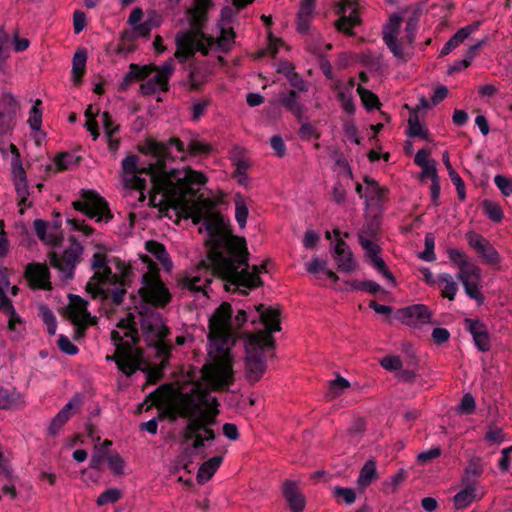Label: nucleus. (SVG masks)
I'll return each instance as SVG.
<instances>
[{
	"label": "nucleus",
	"instance_id": "1",
	"mask_svg": "<svg viewBox=\"0 0 512 512\" xmlns=\"http://www.w3.org/2000/svg\"><path fill=\"white\" fill-rule=\"evenodd\" d=\"M122 177L126 189L127 203L135 205L146 200L154 207H171L194 224L203 221L200 231L207 232V260L197 270L187 274L182 285L190 292L208 295V285L217 275L236 288L253 289L262 285L259 274L264 265L250 266L244 239L233 236L223 217L214 211L209 198L197 196L206 184V176L189 167L173 169L171 172L157 171L154 164L140 167L137 156L122 161Z\"/></svg>",
	"mask_w": 512,
	"mask_h": 512
},
{
	"label": "nucleus",
	"instance_id": "2",
	"mask_svg": "<svg viewBox=\"0 0 512 512\" xmlns=\"http://www.w3.org/2000/svg\"><path fill=\"white\" fill-rule=\"evenodd\" d=\"M280 312L276 308L260 304L249 314L239 310L232 317L231 305L222 303L209 319L208 360L201 370L200 380L191 381L178 387L163 386L153 396L152 403L169 406L176 414L187 419L185 437L193 440V448L198 450L206 442L213 441L216 433L218 401L206 386L213 389L227 388L232 382L233 357L230 352L235 331L248 319L257 322L264 330L249 333L245 338L246 375L250 381H258L266 371L267 353L273 348V332L280 330Z\"/></svg>",
	"mask_w": 512,
	"mask_h": 512
},
{
	"label": "nucleus",
	"instance_id": "3",
	"mask_svg": "<svg viewBox=\"0 0 512 512\" xmlns=\"http://www.w3.org/2000/svg\"><path fill=\"white\" fill-rule=\"evenodd\" d=\"M211 0H195L193 8L186 13V20L190 27L176 36V58L180 62L188 60L190 56L200 53L201 55H215L217 61L222 63L221 53L231 50L235 43V33L231 26L233 12L225 7L221 12V18L209 33L203 32L207 20V10Z\"/></svg>",
	"mask_w": 512,
	"mask_h": 512
},
{
	"label": "nucleus",
	"instance_id": "4",
	"mask_svg": "<svg viewBox=\"0 0 512 512\" xmlns=\"http://www.w3.org/2000/svg\"><path fill=\"white\" fill-rule=\"evenodd\" d=\"M91 266L94 275L87 282L86 290L92 297L108 298L110 295L115 303H120L125 294V286L129 281L131 268L117 258L107 257V248L101 243L97 234Z\"/></svg>",
	"mask_w": 512,
	"mask_h": 512
},
{
	"label": "nucleus",
	"instance_id": "5",
	"mask_svg": "<svg viewBox=\"0 0 512 512\" xmlns=\"http://www.w3.org/2000/svg\"><path fill=\"white\" fill-rule=\"evenodd\" d=\"M111 340L115 346V353L107 355V361H114L118 369L127 376L132 375L137 369H141L143 356L136 346L138 332L135 317L129 314L121 319L111 332Z\"/></svg>",
	"mask_w": 512,
	"mask_h": 512
},
{
	"label": "nucleus",
	"instance_id": "6",
	"mask_svg": "<svg viewBox=\"0 0 512 512\" xmlns=\"http://www.w3.org/2000/svg\"><path fill=\"white\" fill-rule=\"evenodd\" d=\"M173 60L166 61L162 66H139L132 64L127 77L141 79L140 91L143 95H156L168 90V82L174 72Z\"/></svg>",
	"mask_w": 512,
	"mask_h": 512
},
{
	"label": "nucleus",
	"instance_id": "7",
	"mask_svg": "<svg viewBox=\"0 0 512 512\" xmlns=\"http://www.w3.org/2000/svg\"><path fill=\"white\" fill-rule=\"evenodd\" d=\"M141 328L146 342L155 350V354L162 361L169 355V345L165 341L167 328L161 316L157 313H148L141 316Z\"/></svg>",
	"mask_w": 512,
	"mask_h": 512
},
{
	"label": "nucleus",
	"instance_id": "8",
	"mask_svg": "<svg viewBox=\"0 0 512 512\" xmlns=\"http://www.w3.org/2000/svg\"><path fill=\"white\" fill-rule=\"evenodd\" d=\"M141 151L152 156L156 163L154 164L157 171H165L166 167L164 161L167 159L171 160H184L185 159V148L184 145L178 139H170L167 142H157L155 140H147L141 148ZM170 170L169 172H171Z\"/></svg>",
	"mask_w": 512,
	"mask_h": 512
},
{
	"label": "nucleus",
	"instance_id": "9",
	"mask_svg": "<svg viewBox=\"0 0 512 512\" xmlns=\"http://www.w3.org/2000/svg\"><path fill=\"white\" fill-rule=\"evenodd\" d=\"M10 290L11 295L16 296L18 293L17 286H10L8 270L0 269V311L8 319V328L15 334L14 337H21L24 332V321L16 312L12 302L6 297L5 291Z\"/></svg>",
	"mask_w": 512,
	"mask_h": 512
},
{
	"label": "nucleus",
	"instance_id": "10",
	"mask_svg": "<svg viewBox=\"0 0 512 512\" xmlns=\"http://www.w3.org/2000/svg\"><path fill=\"white\" fill-rule=\"evenodd\" d=\"M142 299L156 306H165L171 299L168 288L160 280L157 269L149 264L148 271L142 276L139 289Z\"/></svg>",
	"mask_w": 512,
	"mask_h": 512
},
{
	"label": "nucleus",
	"instance_id": "11",
	"mask_svg": "<svg viewBox=\"0 0 512 512\" xmlns=\"http://www.w3.org/2000/svg\"><path fill=\"white\" fill-rule=\"evenodd\" d=\"M73 207L97 222H107L111 218L106 201L93 190H83L80 199L73 202Z\"/></svg>",
	"mask_w": 512,
	"mask_h": 512
},
{
	"label": "nucleus",
	"instance_id": "12",
	"mask_svg": "<svg viewBox=\"0 0 512 512\" xmlns=\"http://www.w3.org/2000/svg\"><path fill=\"white\" fill-rule=\"evenodd\" d=\"M82 253V245L75 240H70L63 251L52 253L50 262L59 271L62 280L67 281L74 276V269Z\"/></svg>",
	"mask_w": 512,
	"mask_h": 512
},
{
	"label": "nucleus",
	"instance_id": "13",
	"mask_svg": "<svg viewBox=\"0 0 512 512\" xmlns=\"http://www.w3.org/2000/svg\"><path fill=\"white\" fill-rule=\"evenodd\" d=\"M457 278L461 281L469 298L475 300L478 304L484 302V296L480 291L482 282L481 269L474 262L464 265L458 271Z\"/></svg>",
	"mask_w": 512,
	"mask_h": 512
},
{
	"label": "nucleus",
	"instance_id": "14",
	"mask_svg": "<svg viewBox=\"0 0 512 512\" xmlns=\"http://www.w3.org/2000/svg\"><path fill=\"white\" fill-rule=\"evenodd\" d=\"M69 305L67 307V313L76 326L78 333L82 332L87 326L94 323V318L91 317L87 310V302L78 295H69Z\"/></svg>",
	"mask_w": 512,
	"mask_h": 512
},
{
	"label": "nucleus",
	"instance_id": "15",
	"mask_svg": "<svg viewBox=\"0 0 512 512\" xmlns=\"http://www.w3.org/2000/svg\"><path fill=\"white\" fill-rule=\"evenodd\" d=\"M359 241L365 251V257L372 263L379 273H381L392 284H395V278L392 273L387 269L384 260L378 256L380 251L378 244L372 239H369L364 230L359 233Z\"/></svg>",
	"mask_w": 512,
	"mask_h": 512
},
{
	"label": "nucleus",
	"instance_id": "16",
	"mask_svg": "<svg viewBox=\"0 0 512 512\" xmlns=\"http://www.w3.org/2000/svg\"><path fill=\"white\" fill-rule=\"evenodd\" d=\"M336 13L339 16L336 28L350 34L352 28L359 23L358 4L353 0H344L337 5Z\"/></svg>",
	"mask_w": 512,
	"mask_h": 512
},
{
	"label": "nucleus",
	"instance_id": "17",
	"mask_svg": "<svg viewBox=\"0 0 512 512\" xmlns=\"http://www.w3.org/2000/svg\"><path fill=\"white\" fill-rule=\"evenodd\" d=\"M430 310L422 304H416L397 311L396 318L403 324L411 327H420L431 321Z\"/></svg>",
	"mask_w": 512,
	"mask_h": 512
},
{
	"label": "nucleus",
	"instance_id": "18",
	"mask_svg": "<svg viewBox=\"0 0 512 512\" xmlns=\"http://www.w3.org/2000/svg\"><path fill=\"white\" fill-rule=\"evenodd\" d=\"M17 110L18 103L14 96L4 94L0 99V137L11 130Z\"/></svg>",
	"mask_w": 512,
	"mask_h": 512
},
{
	"label": "nucleus",
	"instance_id": "19",
	"mask_svg": "<svg viewBox=\"0 0 512 512\" xmlns=\"http://www.w3.org/2000/svg\"><path fill=\"white\" fill-rule=\"evenodd\" d=\"M401 17L392 15L383 30V39L393 55L398 59L404 58V53L400 43L397 40V34L400 28Z\"/></svg>",
	"mask_w": 512,
	"mask_h": 512
},
{
	"label": "nucleus",
	"instance_id": "20",
	"mask_svg": "<svg viewBox=\"0 0 512 512\" xmlns=\"http://www.w3.org/2000/svg\"><path fill=\"white\" fill-rule=\"evenodd\" d=\"M337 263L338 270L350 273L357 269L358 263L353 257L352 251L344 241H338L332 254Z\"/></svg>",
	"mask_w": 512,
	"mask_h": 512
},
{
	"label": "nucleus",
	"instance_id": "21",
	"mask_svg": "<svg viewBox=\"0 0 512 512\" xmlns=\"http://www.w3.org/2000/svg\"><path fill=\"white\" fill-rule=\"evenodd\" d=\"M307 271L317 280L322 281L324 285L334 286L339 277L332 270L327 268L325 260L314 257L310 262L305 264Z\"/></svg>",
	"mask_w": 512,
	"mask_h": 512
},
{
	"label": "nucleus",
	"instance_id": "22",
	"mask_svg": "<svg viewBox=\"0 0 512 512\" xmlns=\"http://www.w3.org/2000/svg\"><path fill=\"white\" fill-rule=\"evenodd\" d=\"M25 275L30 285L34 288L50 289L49 270L44 264H30L27 266Z\"/></svg>",
	"mask_w": 512,
	"mask_h": 512
},
{
	"label": "nucleus",
	"instance_id": "23",
	"mask_svg": "<svg viewBox=\"0 0 512 512\" xmlns=\"http://www.w3.org/2000/svg\"><path fill=\"white\" fill-rule=\"evenodd\" d=\"M466 328L471 333L476 347L486 352L490 349V336L486 326L479 320L466 319Z\"/></svg>",
	"mask_w": 512,
	"mask_h": 512
},
{
	"label": "nucleus",
	"instance_id": "24",
	"mask_svg": "<svg viewBox=\"0 0 512 512\" xmlns=\"http://www.w3.org/2000/svg\"><path fill=\"white\" fill-rule=\"evenodd\" d=\"M80 400L77 397L72 398L53 418L48 428L50 435H56L62 426L75 414L79 408Z\"/></svg>",
	"mask_w": 512,
	"mask_h": 512
},
{
	"label": "nucleus",
	"instance_id": "25",
	"mask_svg": "<svg viewBox=\"0 0 512 512\" xmlns=\"http://www.w3.org/2000/svg\"><path fill=\"white\" fill-rule=\"evenodd\" d=\"M338 99L341 103V107L348 114L355 112V105L353 101L354 91H357L356 83L354 79H349L347 82H342L336 86Z\"/></svg>",
	"mask_w": 512,
	"mask_h": 512
},
{
	"label": "nucleus",
	"instance_id": "26",
	"mask_svg": "<svg viewBox=\"0 0 512 512\" xmlns=\"http://www.w3.org/2000/svg\"><path fill=\"white\" fill-rule=\"evenodd\" d=\"M483 496L484 491L478 489L475 485H469L454 496V507L458 510L465 509L474 501L482 499Z\"/></svg>",
	"mask_w": 512,
	"mask_h": 512
},
{
	"label": "nucleus",
	"instance_id": "27",
	"mask_svg": "<svg viewBox=\"0 0 512 512\" xmlns=\"http://www.w3.org/2000/svg\"><path fill=\"white\" fill-rule=\"evenodd\" d=\"M283 493L292 512H302L305 506V500L303 495L298 491V487L294 481H285L283 484Z\"/></svg>",
	"mask_w": 512,
	"mask_h": 512
},
{
	"label": "nucleus",
	"instance_id": "28",
	"mask_svg": "<svg viewBox=\"0 0 512 512\" xmlns=\"http://www.w3.org/2000/svg\"><path fill=\"white\" fill-rule=\"evenodd\" d=\"M478 29V23L467 25L459 29L442 47L440 56L448 55L452 50L463 43L474 31Z\"/></svg>",
	"mask_w": 512,
	"mask_h": 512
},
{
	"label": "nucleus",
	"instance_id": "29",
	"mask_svg": "<svg viewBox=\"0 0 512 512\" xmlns=\"http://www.w3.org/2000/svg\"><path fill=\"white\" fill-rule=\"evenodd\" d=\"M223 462L222 456H215L205 461L197 472V481L200 484L208 482Z\"/></svg>",
	"mask_w": 512,
	"mask_h": 512
},
{
	"label": "nucleus",
	"instance_id": "30",
	"mask_svg": "<svg viewBox=\"0 0 512 512\" xmlns=\"http://www.w3.org/2000/svg\"><path fill=\"white\" fill-rule=\"evenodd\" d=\"M146 250L155 257L156 260L166 269L171 270L172 262L170 257L165 249V247L156 242V241H148L146 242Z\"/></svg>",
	"mask_w": 512,
	"mask_h": 512
},
{
	"label": "nucleus",
	"instance_id": "31",
	"mask_svg": "<svg viewBox=\"0 0 512 512\" xmlns=\"http://www.w3.org/2000/svg\"><path fill=\"white\" fill-rule=\"evenodd\" d=\"M438 284L440 285L442 296L449 300H454L458 291V284L452 275L447 273L439 275Z\"/></svg>",
	"mask_w": 512,
	"mask_h": 512
},
{
	"label": "nucleus",
	"instance_id": "32",
	"mask_svg": "<svg viewBox=\"0 0 512 512\" xmlns=\"http://www.w3.org/2000/svg\"><path fill=\"white\" fill-rule=\"evenodd\" d=\"M377 478L376 462L374 460H368L360 470L357 484L366 488Z\"/></svg>",
	"mask_w": 512,
	"mask_h": 512
},
{
	"label": "nucleus",
	"instance_id": "33",
	"mask_svg": "<svg viewBox=\"0 0 512 512\" xmlns=\"http://www.w3.org/2000/svg\"><path fill=\"white\" fill-rule=\"evenodd\" d=\"M100 121L103 125L110 150H117L119 142L113 137V135L118 131V126L112 122L107 112L100 115Z\"/></svg>",
	"mask_w": 512,
	"mask_h": 512
},
{
	"label": "nucleus",
	"instance_id": "34",
	"mask_svg": "<svg viewBox=\"0 0 512 512\" xmlns=\"http://www.w3.org/2000/svg\"><path fill=\"white\" fill-rule=\"evenodd\" d=\"M315 5L302 3L298 11L297 26L300 32H306L309 28L311 16L313 14Z\"/></svg>",
	"mask_w": 512,
	"mask_h": 512
},
{
	"label": "nucleus",
	"instance_id": "35",
	"mask_svg": "<svg viewBox=\"0 0 512 512\" xmlns=\"http://www.w3.org/2000/svg\"><path fill=\"white\" fill-rule=\"evenodd\" d=\"M87 60V54L84 50L77 51L74 54L72 61V73H73V81L75 84H79L80 78L85 70Z\"/></svg>",
	"mask_w": 512,
	"mask_h": 512
},
{
	"label": "nucleus",
	"instance_id": "36",
	"mask_svg": "<svg viewBox=\"0 0 512 512\" xmlns=\"http://www.w3.org/2000/svg\"><path fill=\"white\" fill-rule=\"evenodd\" d=\"M279 102L293 114L300 116L302 114V106L298 103V94L292 90L287 94H281Z\"/></svg>",
	"mask_w": 512,
	"mask_h": 512
},
{
	"label": "nucleus",
	"instance_id": "37",
	"mask_svg": "<svg viewBox=\"0 0 512 512\" xmlns=\"http://www.w3.org/2000/svg\"><path fill=\"white\" fill-rule=\"evenodd\" d=\"M234 203L236 221L241 228H244L247 224V218L249 215L248 205L240 194L235 196Z\"/></svg>",
	"mask_w": 512,
	"mask_h": 512
},
{
	"label": "nucleus",
	"instance_id": "38",
	"mask_svg": "<svg viewBox=\"0 0 512 512\" xmlns=\"http://www.w3.org/2000/svg\"><path fill=\"white\" fill-rule=\"evenodd\" d=\"M28 123L31 129L35 132L34 137H38L40 134V128L42 124V111H41V101L36 100L29 112Z\"/></svg>",
	"mask_w": 512,
	"mask_h": 512
},
{
	"label": "nucleus",
	"instance_id": "39",
	"mask_svg": "<svg viewBox=\"0 0 512 512\" xmlns=\"http://www.w3.org/2000/svg\"><path fill=\"white\" fill-rule=\"evenodd\" d=\"M407 134L409 137H421L423 139L428 138V132L419 122L418 115L416 113H412L408 119Z\"/></svg>",
	"mask_w": 512,
	"mask_h": 512
},
{
	"label": "nucleus",
	"instance_id": "40",
	"mask_svg": "<svg viewBox=\"0 0 512 512\" xmlns=\"http://www.w3.org/2000/svg\"><path fill=\"white\" fill-rule=\"evenodd\" d=\"M99 110L95 108L93 105H89L85 111V117L87 118L85 127L93 136V139L96 140L99 136L98 132V124L95 120V117L98 115Z\"/></svg>",
	"mask_w": 512,
	"mask_h": 512
},
{
	"label": "nucleus",
	"instance_id": "41",
	"mask_svg": "<svg viewBox=\"0 0 512 512\" xmlns=\"http://www.w3.org/2000/svg\"><path fill=\"white\" fill-rule=\"evenodd\" d=\"M366 187H365V198L367 204L373 205L378 202L382 196V189L379 185L373 181L366 179Z\"/></svg>",
	"mask_w": 512,
	"mask_h": 512
},
{
	"label": "nucleus",
	"instance_id": "42",
	"mask_svg": "<svg viewBox=\"0 0 512 512\" xmlns=\"http://www.w3.org/2000/svg\"><path fill=\"white\" fill-rule=\"evenodd\" d=\"M484 440L489 445H500L505 441V434L502 428L498 426H488Z\"/></svg>",
	"mask_w": 512,
	"mask_h": 512
},
{
	"label": "nucleus",
	"instance_id": "43",
	"mask_svg": "<svg viewBox=\"0 0 512 512\" xmlns=\"http://www.w3.org/2000/svg\"><path fill=\"white\" fill-rule=\"evenodd\" d=\"M11 152L14 154V159L12 161V174H13V181H23L26 180V175L24 172V169L19 161V153L18 149L14 144H10Z\"/></svg>",
	"mask_w": 512,
	"mask_h": 512
},
{
	"label": "nucleus",
	"instance_id": "44",
	"mask_svg": "<svg viewBox=\"0 0 512 512\" xmlns=\"http://www.w3.org/2000/svg\"><path fill=\"white\" fill-rule=\"evenodd\" d=\"M357 92L360 95L362 104L367 110H373L375 108H378L379 99L374 93H372L369 90H365L360 86L357 87Z\"/></svg>",
	"mask_w": 512,
	"mask_h": 512
},
{
	"label": "nucleus",
	"instance_id": "45",
	"mask_svg": "<svg viewBox=\"0 0 512 512\" xmlns=\"http://www.w3.org/2000/svg\"><path fill=\"white\" fill-rule=\"evenodd\" d=\"M40 317L46 325L47 332L54 335L57 330V322L54 314L46 306L40 307Z\"/></svg>",
	"mask_w": 512,
	"mask_h": 512
},
{
	"label": "nucleus",
	"instance_id": "46",
	"mask_svg": "<svg viewBox=\"0 0 512 512\" xmlns=\"http://www.w3.org/2000/svg\"><path fill=\"white\" fill-rule=\"evenodd\" d=\"M54 163L58 170H66L76 165L77 158L72 153H61L56 156Z\"/></svg>",
	"mask_w": 512,
	"mask_h": 512
},
{
	"label": "nucleus",
	"instance_id": "47",
	"mask_svg": "<svg viewBox=\"0 0 512 512\" xmlns=\"http://www.w3.org/2000/svg\"><path fill=\"white\" fill-rule=\"evenodd\" d=\"M429 157V151L422 149L419 150L414 158V161L417 165L423 167L427 174H434L435 173V165L434 163H431L428 160Z\"/></svg>",
	"mask_w": 512,
	"mask_h": 512
},
{
	"label": "nucleus",
	"instance_id": "48",
	"mask_svg": "<svg viewBox=\"0 0 512 512\" xmlns=\"http://www.w3.org/2000/svg\"><path fill=\"white\" fill-rule=\"evenodd\" d=\"M350 386L347 379L338 376L335 380L330 383L328 396L331 398L338 397L343 391Z\"/></svg>",
	"mask_w": 512,
	"mask_h": 512
},
{
	"label": "nucleus",
	"instance_id": "49",
	"mask_svg": "<svg viewBox=\"0 0 512 512\" xmlns=\"http://www.w3.org/2000/svg\"><path fill=\"white\" fill-rule=\"evenodd\" d=\"M477 253L480 254L489 264H498L500 262L499 253L489 241H487L486 245H484Z\"/></svg>",
	"mask_w": 512,
	"mask_h": 512
},
{
	"label": "nucleus",
	"instance_id": "50",
	"mask_svg": "<svg viewBox=\"0 0 512 512\" xmlns=\"http://www.w3.org/2000/svg\"><path fill=\"white\" fill-rule=\"evenodd\" d=\"M418 20H419V12L418 11H413L412 15L407 18L406 28H405V33H406L405 38L409 44H411L414 40Z\"/></svg>",
	"mask_w": 512,
	"mask_h": 512
},
{
	"label": "nucleus",
	"instance_id": "51",
	"mask_svg": "<svg viewBox=\"0 0 512 512\" xmlns=\"http://www.w3.org/2000/svg\"><path fill=\"white\" fill-rule=\"evenodd\" d=\"M483 209L485 214L493 221L499 222L503 218V211L501 207L491 201H485L483 203Z\"/></svg>",
	"mask_w": 512,
	"mask_h": 512
},
{
	"label": "nucleus",
	"instance_id": "52",
	"mask_svg": "<svg viewBox=\"0 0 512 512\" xmlns=\"http://www.w3.org/2000/svg\"><path fill=\"white\" fill-rule=\"evenodd\" d=\"M14 185H15L18 197L20 199V202H19L20 209H19V211H20L21 214H23L24 213V207L28 206V204H26V201H27L28 196H29L27 181L26 180L17 181V182H14Z\"/></svg>",
	"mask_w": 512,
	"mask_h": 512
},
{
	"label": "nucleus",
	"instance_id": "53",
	"mask_svg": "<svg viewBox=\"0 0 512 512\" xmlns=\"http://www.w3.org/2000/svg\"><path fill=\"white\" fill-rule=\"evenodd\" d=\"M494 183L505 197L512 196V179L504 175H496Z\"/></svg>",
	"mask_w": 512,
	"mask_h": 512
},
{
	"label": "nucleus",
	"instance_id": "54",
	"mask_svg": "<svg viewBox=\"0 0 512 512\" xmlns=\"http://www.w3.org/2000/svg\"><path fill=\"white\" fill-rule=\"evenodd\" d=\"M351 290H364L369 293H377L380 291V285L374 281L368 280L363 282L348 283Z\"/></svg>",
	"mask_w": 512,
	"mask_h": 512
},
{
	"label": "nucleus",
	"instance_id": "55",
	"mask_svg": "<svg viewBox=\"0 0 512 512\" xmlns=\"http://www.w3.org/2000/svg\"><path fill=\"white\" fill-rule=\"evenodd\" d=\"M447 254L450 261L457 266L458 270L462 269L464 265L471 263V261H468L465 254L460 250L451 248L447 250Z\"/></svg>",
	"mask_w": 512,
	"mask_h": 512
},
{
	"label": "nucleus",
	"instance_id": "56",
	"mask_svg": "<svg viewBox=\"0 0 512 512\" xmlns=\"http://www.w3.org/2000/svg\"><path fill=\"white\" fill-rule=\"evenodd\" d=\"M37 236L45 243L54 245L56 243L54 238L47 237V223L41 219H37L33 223Z\"/></svg>",
	"mask_w": 512,
	"mask_h": 512
},
{
	"label": "nucleus",
	"instance_id": "57",
	"mask_svg": "<svg viewBox=\"0 0 512 512\" xmlns=\"http://www.w3.org/2000/svg\"><path fill=\"white\" fill-rule=\"evenodd\" d=\"M120 498V491L118 489H108L101 493L97 498V504L99 506L106 505L108 503H114Z\"/></svg>",
	"mask_w": 512,
	"mask_h": 512
},
{
	"label": "nucleus",
	"instance_id": "58",
	"mask_svg": "<svg viewBox=\"0 0 512 512\" xmlns=\"http://www.w3.org/2000/svg\"><path fill=\"white\" fill-rule=\"evenodd\" d=\"M441 455V449L438 446L431 447L430 449L423 451L417 455V461L422 464H426L433 459L438 458Z\"/></svg>",
	"mask_w": 512,
	"mask_h": 512
},
{
	"label": "nucleus",
	"instance_id": "59",
	"mask_svg": "<svg viewBox=\"0 0 512 512\" xmlns=\"http://www.w3.org/2000/svg\"><path fill=\"white\" fill-rule=\"evenodd\" d=\"M189 153L193 156L208 154L211 151V147L198 140H193L188 146Z\"/></svg>",
	"mask_w": 512,
	"mask_h": 512
},
{
	"label": "nucleus",
	"instance_id": "60",
	"mask_svg": "<svg viewBox=\"0 0 512 512\" xmlns=\"http://www.w3.org/2000/svg\"><path fill=\"white\" fill-rule=\"evenodd\" d=\"M419 257L425 261L435 260L434 238L430 235L425 237V250L420 253Z\"/></svg>",
	"mask_w": 512,
	"mask_h": 512
},
{
	"label": "nucleus",
	"instance_id": "61",
	"mask_svg": "<svg viewBox=\"0 0 512 512\" xmlns=\"http://www.w3.org/2000/svg\"><path fill=\"white\" fill-rule=\"evenodd\" d=\"M210 74L211 71L205 70L202 72L201 70L194 68L190 72V80L192 86L198 87L202 85L205 81H207Z\"/></svg>",
	"mask_w": 512,
	"mask_h": 512
},
{
	"label": "nucleus",
	"instance_id": "62",
	"mask_svg": "<svg viewBox=\"0 0 512 512\" xmlns=\"http://www.w3.org/2000/svg\"><path fill=\"white\" fill-rule=\"evenodd\" d=\"M15 393L0 388V409L11 408L16 403Z\"/></svg>",
	"mask_w": 512,
	"mask_h": 512
},
{
	"label": "nucleus",
	"instance_id": "63",
	"mask_svg": "<svg viewBox=\"0 0 512 512\" xmlns=\"http://www.w3.org/2000/svg\"><path fill=\"white\" fill-rule=\"evenodd\" d=\"M380 364L389 371H397L402 368V361L398 356H387L380 361Z\"/></svg>",
	"mask_w": 512,
	"mask_h": 512
},
{
	"label": "nucleus",
	"instance_id": "64",
	"mask_svg": "<svg viewBox=\"0 0 512 512\" xmlns=\"http://www.w3.org/2000/svg\"><path fill=\"white\" fill-rule=\"evenodd\" d=\"M334 495L342 498L347 504H352L356 500V494L351 488L336 487L334 489Z\"/></svg>",
	"mask_w": 512,
	"mask_h": 512
}]
</instances>
